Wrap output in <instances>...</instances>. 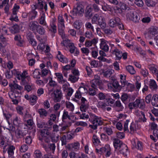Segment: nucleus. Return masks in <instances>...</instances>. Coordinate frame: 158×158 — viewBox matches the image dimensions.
Instances as JSON below:
<instances>
[{"label":"nucleus","mask_w":158,"mask_h":158,"mask_svg":"<svg viewBox=\"0 0 158 158\" xmlns=\"http://www.w3.org/2000/svg\"><path fill=\"white\" fill-rule=\"evenodd\" d=\"M108 24L110 27L113 28L117 27L120 30L124 29V26L123 24L121 21L120 19L117 17L110 19Z\"/></svg>","instance_id":"1"},{"label":"nucleus","mask_w":158,"mask_h":158,"mask_svg":"<svg viewBox=\"0 0 158 158\" xmlns=\"http://www.w3.org/2000/svg\"><path fill=\"white\" fill-rule=\"evenodd\" d=\"M112 54L115 56V59L116 60L119 61L122 58L124 60H126L127 58V53L126 52H123L120 49L117 48L112 50Z\"/></svg>","instance_id":"2"},{"label":"nucleus","mask_w":158,"mask_h":158,"mask_svg":"<svg viewBox=\"0 0 158 158\" xmlns=\"http://www.w3.org/2000/svg\"><path fill=\"white\" fill-rule=\"evenodd\" d=\"M96 152L98 154L103 155L106 157H109L111 155V148L108 144H106L104 147L101 148L100 149L96 148L95 149Z\"/></svg>","instance_id":"3"},{"label":"nucleus","mask_w":158,"mask_h":158,"mask_svg":"<svg viewBox=\"0 0 158 158\" xmlns=\"http://www.w3.org/2000/svg\"><path fill=\"white\" fill-rule=\"evenodd\" d=\"M89 121L93 124H97L99 125H101L102 124V122L100 117L97 116L92 112H89Z\"/></svg>","instance_id":"4"},{"label":"nucleus","mask_w":158,"mask_h":158,"mask_svg":"<svg viewBox=\"0 0 158 158\" xmlns=\"http://www.w3.org/2000/svg\"><path fill=\"white\" fill-rule=\"evenodd\" d=\"M108 89L114 92H119L121 89L122 87L116 80H114L113 82L107 84Z\"/></svg>","instance_id":"5"},{"label":"nucleus","mask_w":158,"mask_h":158,"mask_svg":"<svg viewBox=\"0 0 158 158\" xmlns=\"http://www.w3.org/2000/svg\"><path fill=\"white\" fill-rule=\"evenodd\" d=\"M34 7L36 9H38L42 12L44 11L46 12L48 10V5L44 0H38L37 3L34 5Z\"/></svg>","instance_id":"6"},{"label":"nucleus","mask_w":158,"mask_h":158,"mask_svg":"<svg viewBox=\"0 0 158 158\" xmlns=\"http://www.w3.org/2000/svg\"><path fill=\"white\" fill-rule=\"evenodd\" d=\"M84 10L80 6H77L75 8H73L70 12L71 15H69V16L72 19H74V17L72 16H73L80 15L83 13Z\"/></svg>","instance_id":"7"},{"label":"nucleus","mask_w":158,"mask_h":158,"mask_svg":"<svg viewBox=\"0 0 158 158\" xmlns=\"http://www.w3.org/2000/svg\"><path fill=\"white\" fill-rule=\"evenodd\" d=\"M36 9L32 8L31 10L28 12V20L35 19L38 15V12Z\"/></svg>","instance_id":"8"},{"label":"nucleus","mask_w":158,"mask_h":158,"mask_svg":"<svg viewBox=\"0 0 158 158\" xmlns=\"http://www.w3.org/2000/svg\"><path fill=\"white\" fill-rule=\"evenodd\" d=\"M56 57L60 61L63 63L67 64L69 62L68 59L63 55L60 51H58Z\"/></svg>","instance_id":"9"},{"label":"nucleus","mask_w":158,"mask_h":158,"mask_svg":"<svg viewBox=\"0 0 158 158\" xmlns=\"http://www.w3.org/2000/svg\"><path fill=\"white\" fill-rule=\"evenodd\" d=\"M93 10L91 6H88L86 8L85 15V16L88 18H91L93 15Z\"/></svg>","instance_id":"10"},{"label":"nucleus","mask_w":158,"mask_h":158,"mask_svg":"<svg viewBox=\"0 0 158 158\" xmlns=\"http://www.w3.org/2000/svg\"><path fill=\"white\" fill-rule=\"evenodd\" d=\"M54 97V100L58 102L61 99L62 97V92L60 89H56L53 92Z\"/></svg>","instance_id":"11"},{"label":"nucleus","mask_w":158,"mask_h":158,"mask_svg":"<svg viewBox=\"0 0 158 158\" xmlns=\"http://www.w3.org/2000/svg\"><path fill=\"white\" fill-rule=\"evenodd\" d=\"M12 122L14 126L17 127H20L22 123L20 118L16 115L13 117Z\"/></svg>","instance_id":"12"},{"label":"nucleus","mask_w":158,"mask_h":158,"mask_svg":"<svg viewBox=\"0 0 158 158\" xmlns=\"http://www.w3.org/2000/svg\"><path fill=\"white\" fill-rule=\"evenodd\" d=\"M123 143V142L118 138H114L113 140V144L115 150H118Z\"/></svg>","instance_id":"13"},{"label":"nucleus","mask_w":158,"mask_h":158,"mask_svg":"<svg viewBox=\"0 0 158 158\" xmlns=\"http://www.w3.org/2000/svg\"><path fill=\"white\" fill-rule=\"evenodd\" d=\"M121 147L117 150L119 151L120 153L122 154L123 155H127V153L129 152L127 146L123 143L121 145Z\"/></svg>","instance_id":"14"},{"label":"nucleus","mask_w":158,"mask_h":158,"mask_svg":"<svg viewBox=\"0 0 158 158\" xmlns=\"http://www.w3.org/2000/svg\"><path fill=\"white\" fill-rule=\"evenodd\" d=\"M149 88L152 91H156L158 89V86L156 82L153 79H150L149 81Z\"/></svg>","instance_id":"15"},{"label":"nucleus","mask_w":158,"mask_h":158,"mask_svg":"<svg viewBox=\"0 0 158 158\" xmlns=\"http://www.w3.org/2000/svg\"><path fill=\"white\" fill-rule=\"evenodd\" d=\"M56 145L55 143L51 144L48 147L46 145H44L43 148L46 152L50 150L52 151V153H54L56 149Z\"/></svg>","instance_id":"16"},{"label":"nucleus","mask_w":158,"mask_h":158,"mask_svg":"<svg viewBox=\"0 0 158 158\" xmlns=\"http://www.w3.org/2000/svg\"><path fill=\"white\" fill-rule=\"evenodd\" d=\"M39 25L37 22L35 21H31L30 22L29 26L30 30L32 31L35 32Z\"/></svg>","instance_id":"17"},{"label":"nucleus","mask_w":158,"mask_h":158,"mask_svg":"<svg viewBox=\"0 0 158 158\" xmlns=\"http://www.w3.org/2000/svg\"><path fill=\"white\" fill-rule=\"evenodd\" d=\"M58 140L57 137L54 135H49L48 137L45 139V141L47 143H48L50 141L52 142L56 143Z\"/></svg>","instance_id":"18"},{"label":"nucleus","mask_w":158,"mask_h":158,"mask_svg":"<svg viewBox=\"0 0 158 158\" xmlns=\"http://www.w3.org/2000/svg\"><path fill=\"white\" fill-rule=\"evenodd\" d=\"M50 128L47 127L42 130L41 132L40 135L43 137H48L51 134V131Z\"/></svg>","instance_id":"19"},{"label":"nucleus","mask_w":158,"mask_h":158,"mask_svg":"<svg viewBox=\"0 0 158 158\" xmlns=\"http://www.w3.org/2000/svg\"><path fill=\"white\" fill-rule=\"evenodd\" d=\"M100 47L101 49L104 52H107L109 50V47L106 43L105 40H102L100 44Z\"/></svg>","instance_id":"20"},{"label":"nucleus","mask_w":158,"mask_h":158,"mask_svg":"<svg viewBox=\"0 0 158 158\" xmlns=\"http://www.w3.org/2000/svg\"><path fill=\"white\" fill-rule=\"evenodd\" d=\"M117 9L118 10H120L122 12L123 10H129V8L126 4L122 2H120L118 6H117Z\"/></svg>","instance_id":"21"},{"label":"nucleus","mask_w":158,"mask_h":158,"mask_svg":"<svg viewBox=\"0 0 158 158\" xmlns=\"http://www.w3.org/2000/svg\"><path fill=\"white\" fill-rule=\"evenodd\" d=\"M40 17L39 19V23L41 25H46L45 15L44 11H42L40 13Z\"/></svg>","instance_id":"22"},{"label":"nucleus","mask_w":158,"mask_h":158,"mask_svg":"<svg viewBox=\"0 0 158 158\" xmlns=\"http://www.w3.org/2000/svg\"><path fill=\"white\" fill-rule=\"evenodd\" d=\"M102 17L99 16L97 14H95L92 17V23L93 24H97L99 23V22L102 20Z\"/></svg>","instance_id":"23"},{"label":"nucleus","mask_w":158,"mask_h":158,"mask_svg":"<svg viewBox=\"0 0 158 158\" xmlns=\"http://www.w3.org/2000/svg\"><path fill=\"white\" fill-rule=\"evenodd\" d=\"M152 104L153 106L158 107V95L154 94L152 97Z\"/></svg>","instance_id":"24"},{"label":"nucleus","mask_w":158,"mask_h":158,"mask_svg":"<svg viewBox=\"0 0 158 158\" xmlns=\"http://www.w3.org/2000/svg\"><path fill=\"white\" fill-rule=\"evenodd\" d=\"M92 141L93 144L95 146H98L101 143L99 137L95 134H94L92 137Z\"/></svg>","instance_id":"25"},{"label":"nucleus","mask_w":158,"mask_h":158,"mask_svg":"<svg viewBox=\"0 0 158 158\" xmlns=\"http://www.w3.org/2000/svg\"><path fill=\"white\" fill-rule=\"evenodd\" d=\"M15 149V148L14 146L10 145L7 148V153L9 157H11L13 155L14 150Z\"/></svg>","instance_id":"26"},{"label":"nucleus","mask_w":158,"mask_h":158,"mask_svg":"<svg viewBox=\"0 0 158 158\" xmlns=\"http://www.w3.org/2000/svg\"><path fill=\"white\" fill-rule=\"evenodd\" d=\"M6 137L4 135L0 136V146L2 147L3 149V152L4 153L6 151H5L6 145L5 144V139Z\"/></svg>","instance_id":"27"},{"label":"nucleus","mask_w":158,"mask_h":158,"mask_svg":"<svg viewBox=\"0 0 158 158\" xmlns=\"http://www.w3.org/2000/svg\"><path fill=\"white\" fill-rule=\"evenodd\" d=\"M101 82L100 80L98 78H95L92 80L91 82V87H97V85H100Z\"/></svg>","instance_id":"28"},{"label":"nucleus","mask_w":158,"mask_h":158,"mask_svg":"<svg viewBox=\"0 0 158 158\" xmlns=\"http://www.w3.org/2000/svg\"><path fill=\"white\" fill-rule=\"evenodd\" d=\"M10 31L12 34H15L18 32L19 30V26L15 24L11 27L10 29Z\"/></svg>","instance_id":"29"},{"label":"nucleus","mask_w":158,"mask_h":158,"mask_svg":"<svg viewBox=\"0 0 158 158\" xmlns=\"http://www.w3.org/2000/svg\"><path fill=\"white\" fill-rule=\"evenodd\" d=\"M40 73L41 72L40 69H36L33 72L32 75L35 78L40 79V77H41Z\"/></svg>","instance_id":"30"},{"label":"nucleus","mask_w":158,"mask_h":158,"mask_svg":"<svg viewBox=\"0 0 158 158\" xmlns=\"http://www.w3.org/2000/svg\"><path fill=\"white\" fill-rule=\"evenodd\" d=\"M131 19L135 22L136 23L138 22L139 20L140 19L139 16L138 14L135 12L133 13L131 15Z\"/></svg>","instance_id":"31"},{"label":"nucleus","mask_w":158,"mask_h":158,"mask_svg":"<svg viewBox=\"0 0 158 158\" xmlns=\"http://www.w3.org/2000/svg\"><path fill=\"white\" fill-rule=\"evenodd\" d=\"M21 91H19L16 89H14L11 95H9V96L11 99L14 98H16L18 96V95L21 94Z\"/></svg>","instance_id":"32"},{"label":"nucleus","mask_w":158,"mask_h":158,"mask_svg":"<svg viewBox=\"0 0 158 158\" xmlns=\"http://www.w3.org/2000/svg\"><path fill=\"white\" fill-rule=\"evenodd\" d=\"M60 107V104L58 103H56L54 106V113H56L58 116H59L60 114V110H59Z\"/></svg>","instance_id":"33"},{"label":"nucleus","mask_w":158,"mask_h":158,"mask_svg":"<svg viewBox=\"0 0 158 158\" xmlns=\"http://www.w3.org/2000/svg\"><path fill=\"white\" fill-rule=\"evenodd\" d=\"M38 112L40 114L41 117H46L48 114L47 111L44 108H41L39 109Z\"/></svg>","instance_id":"34"},{"label":"nucleus","mask_w":158,"mask_h":158,"mask_svg":"<svg viewBox=\"0 0 158 158\" xmlns=\"http://www.w3.org/2000/svg\"><path fill=\"white\" fill-rule=\"evenodd\" d=\"M34 156L35 158H43V156L40 150H36L34 152Z\"/></svg>","instance_id":"35"},{"label":"nucleus","mask_w":158,"mask_h":158,"mask_svg":"<svg viewBox=\"0 0 158 158\" xmlns=\"http://www.w3.org/2000/svg\"><path fill=\"white\" fill-rule=\"evenodd\" d=\"M148 33L152 35H155L158 33V27L155 26L150 28Z\"/></svg>","instance_id":"36"},{"label":"nucleus","mask_w":158,"mask_h":158,"mask_svg":"<svg viewBox=\"0 0 158 158\" xmlns=\"http://www.w3.org/2000/svg\"><path fill=\"white\" fill-rule=\"evenodd\" d=\"M15 136L18 138H21L25 135L22 131L19 130H17L15 132Z\"/></svg>","instance_id":"37"},{"label":"nucleus","mask_w":158,"mask_h":158,"mask_svg":"<svg viewBox=\"0 0 158 158\" xmlns=\"http://www.w3.org/2000/svg\"><path fill=\"white\" fill-rule=\"evenodd\" d=\"M41 76L42 77L46 76L48 75L49 76L51 75V72L50 70L46 68L43 69L41 71Z\"/></svg>","instance_id":"38"},{"label":"nucleus","mask_w":158,"mask_h":158,"mask_svg":"<svg viewBox=\"0 0 158 158\" xmlns=\"http://www.w3.org/2000/svg\"><path fill=\"white\" fill-rule=\"evenodd\" d=\"M80 146V143L78 142H77L72 143L71 144V146L70 147L72 148V150L76 151L79 148Z\"/></svg>","instance_id":"39"},{"label":"nucleus","mask_w":158,"mask_h":158,"mask_svg":"<svg viewBox=\"0 0 158 158\" xmlns=\"http://www.w3.org/2000/svg\"><path fill=\"white\" fill-rule=\"evenodd\" d=\"M29 99L31 105H34L36 102V101L37 99V97L35 95L30 96Z\"/></svg>","instance_id":"40"},{"label":"nucleus","mask_w":158,"mask_h":158,"mask_svg":"<svg viewBox=\"0 0 158 158\" xmlns=\"http://www.w3.org/2000/svg\"><path fill=\"white\" fill-rule=\"evenodd\" d=\"M126 69L131 74H134L135 73V71L133 67L131 65H128L126 67Z\"/></svg>","instance_id":"41"},{"label":"nucleus","mask_w":158,"mask_h":158,"mask_svg":"<svg viewBox=\"0 0 158 158\" xmlns=\"http://www.w3.org/2000/svg\"><path fill=\"white\" fill-rule=\"evenodd\" d=\"M97 87L93 88L91 87H89L88 90V93L89 95L91 96H94L96 94V91L97 90Z\"/></svg>","instance_id":"42"},{"label":"nucleus","mask_w":158,"mask_h":158,"mask_svg":"<svg viewBox=\"0 0 158 158\" xmlns=\"http://www.w3.org/2000/svg\"><path fill=\"white\" fill-rule=\"evenodd\" d=\"M45 31V30L43 27L39 25L35 31L41 35H43L44 34Z\"/></svg>","instance_id":"43"},{"label":"nucleus","mask_w":158,"mask_h":158,"mask_svg":"<svg viewBox=\"0 0 158 158\" xmlns=\"http://www.w3.org/2000/svg\"><path fill=\"white\" fill-rule=\"evenodd\" d=\"M13 75H15L16 78L19 80H22V78L21 76V74L18 72L16 69H14L13 71H11Z\"/></svg>","instance_id":"44"},{"label":"nucleus","mask_w":158,"mask_h":158,"mask_svg":"<svg viewBox=\"0 0 158 158\" xmlns=\"http://www.w3.org/2000/svg\"><path fill=\"white\" fill-rule=\"evenodd\" d=\"M69 81H70L72 83H74L78 80V77L72 75H69Z\"/></svg>","instance_id":"45"},{"label":"nucleus","mask_w":158,"mask_h":158,"mask_svg":"<svg viewBox=\"0 0 158 158\" xmlns=\"http://www.w3.org/2000/svg\"><path fill=\"white\" fill-rule=\"evenodd\" d=\"M69 51L71 54L74 53L75 50L77 48L75 46L74 44L73 43H70L69 46Z\"/></svg>","instance_id":"46"},{"label":"nucleus","mask_w":158,"mask_h":158,"mask_svg":"<svg viewBox=\"0 0 158 158\" xmlns=\"http://www.w3.org/2000/svg\"><path fill=\"white\" fill-rule=\"evenodd\" d=\"M19 8L20 6L16 4H15L12 9L13 14L14 15H17V12H18Z\"/></svg>","instance_id":"47"},{"label":"nucleus","mask_w":158,"mask_h":158,"mask_svg":"<svg viewBox=\"0 0 158 158\" xmlns=\"http://www.w3.org/2000/svg\"><path fill=\"white\" fill-rule=\"evenodd\" d=\"M104 131L109 135H112L113 133V131L112 129L107 127H105L103 128Z\"/></svg>","instance_id":"48"},{"label":"nucleus","mask_w":158,"mask_h":158,"mask_svg":"<svg viewBox=\"0 0 158 158\" xmlns=\"http://www.w3.org/2000/svg\"><path fill=\"white\" fill-rule=\"evenodd\" d=\"M47 80H49V82L48 84L51 87H54L56 85V82L52 80V78L51 77L49 76Z\"/></svg>","instance_id":"49"},{"label":"nucleus","mask_w":158,"mask_h":158,"mask_svg":"<svg viewBox=\"0 0 158 158\" xmlns=\"http://www.w3.org/2000/svg\"><path fill=\"white\" fill-rule=\"evenodd\" d=\"M55 75L57 77L58 80L61 83H62V82H64V81L63 80V75L61 73H55Z\"/></svg>","instance_id":"50"},{"label":"nucleus","mask_w":158,"mask_h":158,"mask_svg":"<svg viewBox=\"0 0 158 158\" xmlns=\"http://www.w3.org/2000/svg\"><path fill=\"white\" fill-rule=\"evenodd\" d=\"M74 27L76 29H80L82 26V23L79 20H77L75 21L74 24Z\"/></svg>","instance_id":"51"},{"label":"nucleus","mask_w":158,"mask_h":158,"mask_svg":"<svg viewBox=\"0 0 158 158\" xmlns=\"http://www.w3.org/2000/svg\"><path fill=\"white\" fill-rule=\"evenodd\" d=\"M140 73L144 77H147L149 74L148 70L145 68L141 69Z\"/></svg>","instance_id":"52"},{"label":"nucleus","mask_w":158,"mask_h":158,"mask_svg":"<svg viewBox=\"0 0 158 158\" xmlns=\"http://www.w3.org/2000/svg\"><path fill=\"white\" fill-rule=\"evenodd\" d=\"M68 114V112L67 111H64V112L62 119L63 122H65V120L67 118H68L69 119H70V116Z\"/></svg>","instance_id":"53"},{"label":"nucleus","mask_w":158,"mask_h":158,"mask_svg":"<svg viewBox=\"0 0 158 158\" xmlns=\"http://www.w3.org/2000/svg\"><path fill=\"white\" fill-rule=\"evenodd\" d=\"M65 105L66 107L69 108L70 111H73L74 110V106L71 102H66Z\"/></svg>","instance_id":"54"},{"label":"nucleus","mask_w":158,"mask_h":158,"mask_svg":"<svg viewBox=\"0 0 158 158\" xmlns=\"http://www.w3.org/2000/svg\"><path fill=\"white\" fill-rule=\"evenodd\" d=\"M114 106L119 108L121 111H122L124 108V107L122 106L121 102L119 100H117L115 102L114 104Z\"/></svg>","instance_id":"55"},{"label":"nucleus","mask_w":158,"mask_h":158,"mask_svg":"<svg viewBox=\"0 0 158 158\" xmlns=\"http://www.w3.org/2000/svg\"><path fill=\"white\" fill-rule=\"evenodd\" d=\"M28 148L27 145L24 144L21 145L19 150L21 152H24L27 151Z\"/></svg>","instance_id":"56"},{"label":"nucleus","mask_w":158,"mask_h":158,"mask_svg":"<svg viewBox=\"0 0 158 158\" xmlns=\"http://www.w3.org/2000/svg\"><path fill=\"white\" fill-rule=\"evenodd\" d=\"M58 27L59 34L61 35V37L64 36L65 35V33L63 28L64 27L60 25H58Z\"/></svg>","instance_id":"57"},{"label":"nucleus","mask_w":158,"mask_h":158,"mask_svg":"<svg viewBox=\"0 0 158 158\" xmlns=\"http://www.w3.org/2000/svg\"><path fill=\"white\" fill-rule=\"evenodd\" d=\"M98 24L99 25L101 28L103 30L104 29L106 26V24L102 18V20L100 21Z\"/></svg>","instance_id":"58"},{"label":"nucleus","mask_w":158,"mask_h":158,"mask_svg":"<svg viewBox=\"0 0 158 158\" xmlns=\"http://www.w3.org/2000/svg\"><path fill=\"white\" fill-rule=\"evenodd\" d=\"M120 82L122 84V86H124L126 83V76H123L122 75H120Z\"/></svg>","instance_id":"59"},{"label":"nucleus","mask_w":158,"mask_h":158,"mask_svg":"<svg viewBox=\"0 0 158 158\" xmlns=\"http://www.w3.org/2000/svg\"><path fill=\"white\" fill-rule=\"evenodd\" d=\"M24 141L27 144H30L32 143V138L30 135L27 136L25 139Z\"/></svg>","instance_id":"60"},{"label":"nucleus","mask_w":158,"mask_h":158,"mask_svg":"<svg viewBox=\"0 0 158 158\" xmlns=\"http://www.w3.org/2000/svg\"><path fill=\"white\" fill-rule=\"evenodd\" d=\"M27 74V72L26 71H24L23 73L21 74V76L22 78V81L23 83H24L25 81V79L27 76L26 75Z\"/></svg>","instance_id":"61"},{"label":"nucleus","mask_w":158,"mask_h":158,"mask_svg":"<svg viewBox=\"0 0 158 158\" xmlns=\"http://www.w3.org/2000/svg\"><path fill=\"white\" fill-rule=\"evenodd\" d=\"M130 122V120L129 119H127L125 122L124 125V131L125 132H128L129 131L128 128V124Z\"/></svg>","instance_id":"62"},{"label":"nucleus","mask_w":158,"mask_h":158,"mask_svg":"<svg viewBox=\"0 0 158 158\" xmlns=\"http://www.w3.org/2000/svg\"><path fill=\"white\" fill-rule=\"evenodd\" d=\"M100 6H101L102 9L104 11L109 10L110 9L109 6L105 3L101 5Z\"/></svg>","instance_id":"63"},{"label":"nucleus","mask_w":158,"mask_h":158,"mask_svg":"<svg viewBox=\"0 0 158 158\" xmlns=\"http://www.w3.org/2000/svg\"><path fill=\"white\" fill-rule=\"evenodd\" d=\"M136 147L140 151L142 150L143 149L142 143L140 141H138Z\"/></svg>","instance_id":"64"}]
</instances>
